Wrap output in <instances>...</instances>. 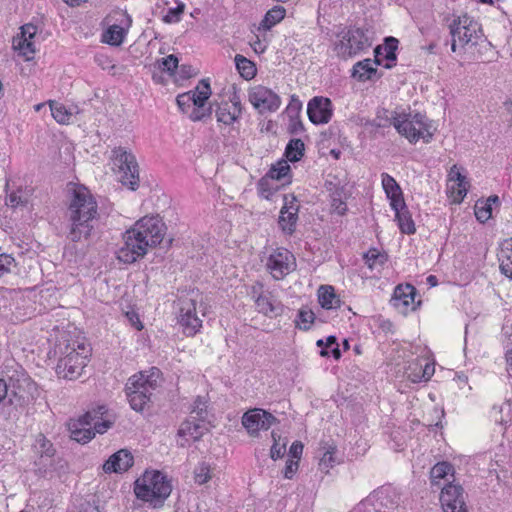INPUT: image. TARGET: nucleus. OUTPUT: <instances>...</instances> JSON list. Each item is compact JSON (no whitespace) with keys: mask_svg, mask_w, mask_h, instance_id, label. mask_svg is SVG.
I'll return each mask as SVG.
<instances>
[{"mask_svg":"<svg viewBox=\"0 0 512 512\" xmlns=\"http://www.w3.org/2000/svg\"><path fill=\"white\" fill-rule=\"evenodd\" d=\"M34 450L39 455L38 461L35 464L41 474H46L51 471L53 457L55 455V448L53 444L43 434H39L34 443Z\"/></svg>","mask_w":512,"mask_h":512,"instance_id":"17","label":"nucleus"},{"mask_svg":"<svg viewBox=\"0 0 512 512\" xmlns=\"http://www.w3.org/2000/svg\"><path fill=\"white\" fill-rule=\"evenodd\" d=\"M235 65L240 73V75L246 79L250 80L255 77L256 75V67L255 64L244 57L243 55L237 54L235 56Z\"/></svg>","mask_w":512,"mask_h":512,"instance_id":"36","label":"nucleus"},{"mask_svg":"<svg viewBox=\"0 0 512 512\" xmlns=\"http://www.w3.org/2000/svg\"><path fill=\"white\" fill-rule=\"evenodd\" d=\"M249 296L255 303L256 311L269 318L276 317L282 313V305L264 288L261 282H255L249 291Z\"/></svg>","mask_w":512,"mask_h":512,"instance_id":"9","label":"nucleus"},{"mask_svg":"<svg viewBox=\"0 0 512 512\" xmlns=\"http://www.w3.org/2000/svg\"><path fill=\"white\" fill-rule=\"evenodd\" d=\"M474 212L476 219L481 223H485L492 216V207L485 201L478 200L475 204Z\"/></svg>","mask_w":512,"mask_h":512,"instance_id":"45","label":"nucleus"},{"mask_svg":"<svg viewBox=\"0 0 512 512\" xmlns=\"http://www.w3.org/2000/svg\"><path fill=\"white\" fill-rule=\"evenodd\" d=\"M193 96H194V94H191V93H188V92L180 94V95L177 96V98H176L177 105L181 109L182 112L188 113L189 109H192V107H193V104H192Z\"/></svg>","mask_w":512,"mask_h":512,"instance_id":"51","label":"nucleus"},{"mask_svg":"<svg viewBox=\"0 0 512 512\" xmlns=\"http://www.w3.org/2000/svg\"><path fill=\"white\" fill-rule=\"evenodd\" d=\"M381 180L383 189L390 200L391 207H397L403 204V193L396 180L388 173H382Z\"/></svg>","mask_w":512,"mask_h":512,"instance_id":"26","label":"nucleus"},{"mask_svg":"<svg viewBox=\"0 0 512 512\" xmlns=\"http://www.w3.org/2000/svg\"><path fill=\"white\" fill-rule=\"evenodd\" d=\"M196 300L184 298L180 300L178 323L187 336L195 335L202 326V320L197 316Z\"/></svg>","mask_w":512,"mask_h":512,"instance_id":"12","label":"nucleus"},{"mask_svg":"<svg viewBox=\"0 0 512 512\" xmlns=\"http://www.w3.org/2000/svg\"><path fill=\"white\" fill-rule=\"evenodd\" d=\"M67 238L72 242L88 239L98 220V204L91 192L83 186L76 187L70 197L66 212Z\"/></svg>","mask_w":512,"mask_h":512,"instance_id":"2","label":"nucleus"},{"mask_svg":"<svg viewBox=\"0 0 512 512\" xmlns=\"http://www.w3.org/2000/svg\"><path fill=\"white\" fill-rule=\"evenodd\" d=\"M37 33V27L33 24H26L21 27V35L13 40V47L26 60H31L36 52L33 38Z\"/></svg>","mask_w":512,"mask_h":512,"instance_id":"20","label":"nucleus"},{"mask_svg":"<svg viewBox=\"0 0 512 512\" xmlns=\"http://www.w3.org/2000/svg\"><path fill=\"white\" fill-rule=\"evenodd\" d=\"M266 266L275 280H281L296 268V259L288 250L277 249L269 256Z\"/></svg>","mask_w":512,"mask_h":512,"instance_id":"10","label":"nucleus"},{"mask_svg":"<svg viewBox=\"0 0 512 512\" xmlns=\"http://www.w3.org/2000/svg\"><path fill=\"white\" fill-rule=\"evenodd\" d=\"M107 412L105 406H98L96 409L88 411L87 413H92L93 416L91 419H87L89 422L91 421V428L94 433L104 434L110 429L113 425V422L105 419L104 414Z\"/></svg>","mask_w":512,"mask_h":512,"instance_id":"28","label":"nucleus"},{"mask_svg":"<svg viewBox=\"0 0 512 512\" xmlns=\"http://www.w3.org/2000/svg\"><path fill=\"white\" fill-rule=\"evenodd\" d=\"M326 189L331 193L338 187H345V184H342L339 179L333 177V179H327L325 182Z\"/></svg>","mask_w":512,"mask_h":512,"instance_id":"64","label":"nucleus"},{"mask_svg":"<svg viewBox=\"0 0 512 512\" xmlns=\"http://www.w3.org/2000/svg\"><path fill=\"white\" fill-rule=\"evenodd\" d=\"M299 463L297 460L289 459L286 462L284 469V478L292 479L294 474L297 472Z\"/></svg>","mask_w":512,"mask_h":512,"instance_id":"58","label":"nucleus"},{"mask_svg":"<svg viewBox=\"0 0 512 512\" xmlns=\"http://www.w3.org/2000/svg\"><path fill=\"white\" fill-rule=\"evenodd\" d=\"M469 182L457 165H453L448 173V191L455 203H460L467 194Z\"/></svg>","mask_w":512,"mask_h":512,"instance_id":"21","label":"nucleus"},{"mask_svg":"<svg viewBox=\"0 0 512 512\" xmlns=\"http://www.w3.org/2000/svg\"><path fill=\"white\" fill-rule=\"evenodd\" d=\"M215 116L217 122L224 125H231L240 118V115L233 110V106H230L228 102H222L217 105Z\"/></svg>","mask_w":512,"mask_h":512,"instance_id":"32","label":"nucleus"},{"mask_svg":"<svg viewBox=\"0 0 512 512\" xmlns=\"http://www.w3.org/2000/svg\"><path fill=\"white\" fill-rule=\"evenodd\" d=\"M478 53H479L478 58L481 59L483 62L494 61L495 56L497 54V52H494L493 50H492V52H490V50L482 48L481 46H479Z\"/></svg>","mask_w":512,"mask_h":512,"instance_id":"61","label":"nucleus"},{"mask_svg":"<svg viewBox=\"0 0 512 512\" xmlns=\"http://www.w3.org/2000/svg\"><path fill=\"white\" fill-rule=\"evenodd\" d=\"M230 106H233V110L241 116L242 114V104L240 97L237 95L236 92L233 93V95L230 97V102H228Z\"/></svg>","mask_w":512,"mask_h":512,"instance_id":"62","label":"nucleus"},{"mask_svg":"<svg viewBox=\"0 0 512 512\" xmlns=\"http://www.w3.org/2000/svg\"><path fill=\"white\" fill-rule=\"evenodd\" d=\"M284 205L281 208L278 225L280 229L287 235H292L295 232L296 224L298 221L299 208L295 204L296 198L291 196H284Z\"/></svg>","mask_w":512,"mask_h":512,"instance_id":"19","label":"nucleus"},{"mask_svg":"<svg viewBox=\"0 0 512 512\" xmlns=\"http://www.w3.org/2000/svg\"><path fill=\"white\" fill-rule=\"evenodd\" d=\"M303 444L300 441H295L292 443L289 449V454L292 458L297 459V461L301 458L303 452Z\"/></svg>","mask_w":512,"mask_h":512,"instance_id":"60","label":"nucleus"},{"mask_svg":"<svg viewBox=\"0 0 512 512\" xmlns=\"http://www.w3.org/2000/svg\"><path fill=\"white\" fill-rule=\"evenodd\" d=\"M307 114L313 124H326L333 115L332 102L327 97L315 96L307 105Z\"/></svg>","mask_w":512,"mask_h":512,"instance_id":"15","label":"nucleus"},{"mask_svg":"<svg viewBox=\"0 0 512 512\" xmlns=\"http://www.w3.org/2000/svg\"><path fill=\"white\" fill-rule=\"evenodd\" d=\"M391 208L395 212V218L398 221L400 230L406 234H414L416 231L415 224L405 204V201H403V204Z\"/></svg>","mask_w":512,"mask_h":512,"instance_id":"27","label":"nucleus"},{"mask_svg":"<svg viewBox=\"0 0 512 512\" xmlns=\"http://www.w3.org/2000/svg\"><path fill=\"white\" fill-rule=\"evenodd\" d=\"M194 473H195V481H196V483H198L200 485L207 483L209 481V479L211 478L209 467L205 464L199 465L195 469Z\"/></svg>","mask_w":512,"mask_h":512,"instance_id":"54","label":"nucleus"},{"mask_svg":"<svg viewBox=\"0 0 512 512\" xmlns=\"http://www.w3.org/2000/svg\"><path fill=\"white\" fill-rule=\"evenodd\" d=\"M15 265V259L11 255L2 253L0 256V278L10 273L11 267Z\"/></svg>","mask_w":512,"mask_h":512,"instance_id":"53","label":"nucleus"},{"mask_svg":"<svg viewBox=\"0 0 512 512\" xmlns=\"http://www.w3.org/2000/svg\"><path fill=\"white\" fill-rule=\"evenodd\" d=\"M276 418L262 409H253L244 413L242 424L251 436L258 435L260 430H268Z\"/></svg>","mask_w":512,"mask_h":512,"instance_id":"14","label":"nucleus"},{"mask_svg":"<svg viewBox=\"0 0 512 512\" xmlns=\"http://www.w3.org/2000/svg\"><path fill=\"white\" fill-rule=\"evenodd\" d=\"M305 145L301 139H291L286 148L285 156L291 162L299 161L304 155Z\"/></svg>","mask_w":512,"mask_h":512,"instance_id":"37","label":"nucleus"},{"mask_svg":"<svg viewBox=\"0 0 512 512\" xmlns=\"http://www.w3.org/2000/svg\"><path fill=\"white\" fill-rule=\"evenodd\" d=\"M25 201L18 195L17 192L10 193L6 198V204L12 208H16L19 205H23Z\"/></svg>","mask_w":512,"mask_h":512,"instance_id":"59","label":"nucleus"},{"mask_svg":"<svg viewBox=\"0 0 512 512\" xmlns=\"http://www.w3.org/2000/svg\"><path fill=\"white\" fill-rule=\"evenodd\" d=\"M315 320V314L314 312L307 308H301L298 311L297 319L295 320L296 327H298L301 330H309L311 325L314 323Z\"/></svg>","mask_w":512,"mask_h":512,"instance_id":"43","label":"nucleus"},{"mask_svg":"<svg viewBox=\"0 0 512 512\" xmlns=\"http://www.w3.org/2000/svg\"><path fill=\"white\" fill-rule=\"evenodd\" d=\"M49 106L51 109V114L53 118L59 123V124H69L72 120L73 113L70 109H67L65 105L56 102V101H49Z\"/></svg>","mask_w":512,"mask_h":512,"instance_id":"35","label":"nucleus"},{"mask_svg":"<svg viewBox=\"0 0 512 512\" xmlns=\"http://www.w3.org/2000/svg\"><path fill=\"white\" fill-rule=\"evenodd\" d=\"M189 419H197L200 422H207L208 411L207 402L200 396H198L192 406Z\"/></svg>","mask_w":512,"mask_h":512,"instance_id":"42","label":"nucleus"},{"mask_svg":"<svg viewBox=\"0 0 512 512\" xmlns=\"http://www.w3.org/2000/svg\"><path fill=\"white\" fill-rule=\"evenodd\" d=\"M272 438H273V445L270 449V457L273 460H277L279 458H282L286 452V442L283 444L279 443L280 436L277 435L274 431L272 432Z\"/></svg>","mask_w":512,"mask_h":512,"instance_id":"49","label":"nucleus"},{"mask_svg":"<svg viewBox=\"0 0 512 512\" xmlns=\"http://www.w3.org/2000/svg\"><path fill=\"white\" fill-rule=\"evenodd\" d=\"M316 344L321 348L320 355L322 357H328L331 355L336 360L341 357V351L335 336H329L326 341L319 339Z\"/></svg>","mask_w":512,"mask_h":512,"instance_id":"33","label":"nucleus"},{"mask_svg":"<svg viewBox=\"0 0 512 512\" xmlns=\"http://www.w3.org/2000/svg\"><path fill=\"white\" fill-rule=\"evenodd\" d=\"M450 472H453V466L448 462H439L435 464L430 471V479L433 485L445 478Z\"/></svg>","mask_w":512,"mask_h":512,"instance_id":"41","label":"nucleus"},{"mask_svg":"<svg viewBox=\"0 0 512 512\" xmlns=\"http://www.w3.org/2000/svg\"><path fill=\"white\" fill-rule=\"evenodd\" d=\"M365 263L368 265L369 268L373 269L377 265L382 266L386 260L387 257L384 254H381L376 249H370L365 255H364Z\"/></svg>","mask_w":512,"mask_h":512,"instance_id":"46","label":"nucleus"},{"mask_svg":"<svg viewBox=\"0 0 512 512\" xmlns=\"http://www.w3.org/2000/svg\"><path fill=\"white\" fill-rule=\"evenodd\" d=\"M416 296V289L414 286L410 284L406 285H398L393 294V302L394 306L398 307L400 305L409 306L414 303V298Z\"/></svg>","mask_w":512,"mask_h":512,"instance_id":"30","label":"nucleus"},{"mask_svg":"<svg viewBox=\"0 0 512 512\" xmlns=\"http://www.w3.org/2000/svg\"><path fill=\"white\" fill-rule=\"evenodd\" d=\"M184 12V5H178L175 8H170L167 14L163 17L166 23H176L180 21L181 15Z\"/></svg>","mask_w":512,"mask_h":512,"instance_id":"55","label":"nucleus"},{"mask_svg":"<svg viewBox=\"0 0 512 512\" xmlns=\"http://www.w3.org/2000/svg\"><path fill=\"white\" fill-rule=\"evenodd\" d=\"M212 113V105L209 107H205V104H193V107L189 113V118L196 122L204 120L206 117H209Z\"/></svg>","mask_w":512,"mask_h":512,"instance_id":"47","label":"nucleus"},{"mask_svg":"<svg viewBox=\"0 0 512 512\" xmlns=\"http://www.w3.org/2000/svg\"><path fill=\"white\" fill-rule=\"evenodd\" d=\"M301 107H302V103L293 95L291 97L290 103L287 107V111L289 114L295 112L296 116H298V114L301 110Z\"/></svg>","mask_w":512,"mask_h":512,"instance_id":"63","label":"nucleus"},{"mask_svg":"<svg viewBox=\"0 0 512 512\" xmlns=\"http://www.w3.org/2000/svg\"><path fill=\"white\" fill-rule=\"evenodd\" d=\"M339 36L341 40L335 44V51L342 59L352 58L371 45L361 28L350 27L342 30Z\"/></svg>","mask_w":512,"mask_h":512,"instance_id":"8","label":"nucleus"},{"mask_svg":"<svg viewBox=\"0 0 512 512\" xmlns=\"http://www.w3.org/2000/svg\"><path fill=\"white\" fill-rule=\"evenodd\" d=\"M440 502L443 512H468L464 490L460 485L449 483L443 487L440 494Z\"/></svg>","mask_w":512,"mask_h":512,"instance_id":"13","label":"nucleus"},{"mask_svg":"<svg viewBox=\"0 0 512 512\" xmlns=\"http://www.w3.org/2000/svg\"><path fill=\"white\" fill-rule=\"evenodd\" d=\"M288 131L290 134H299L304 131V125L298 116L290 115Z\"/></svg>","mask_w":512,"mask_h":512,"instance_id":"57","label":"nucleus"},{"mask_svg":"<svg viewBox=\"0 0 512 512\" xmlns=\"http://www.w3.org/2000/svg\"><path fill=\"white\" fill-rule=\"evenodd\" d=\"M286 10L282 6H274L268 10L260 23V28L270 30L274 25L279 23L285 17Z\"/></svg>","mask_w":512,"mask_h":512,"instance_id":"34","label":"nucleus"},{"mask_svg":"<svg viewBox=\"0 0 512 512\" xmlns=\"http://www.w3.org/2000/svg\"><path fill=\"white\" fill-rule=\"evenodd\" d=\"M452 37L451 49L456 52L457 46H481L492 52V44L485 37L481 24L467 14L455 16L449 24Z\"/></svg>","mask_w":512,"mask_h":512,"instance_id":"5","label":"nucleus"},{"mask_svg":"<svg viewBox=\"0 0 512 512\" xmlns=\"http://www.w3.org/2000/svg\"><path fill=\"white\" fill-rule=\"evenodd\" d=\"M410 113L402 112L393 115V126L396 131L405 137L410 143H416L419 139V128L409 118Z\"/></svg>","mask_w":512,"mask_h":512,"instance_id":"24","label":"nucleus"},{"mask_svg":"<svg viewBox=\"0 0 512 512\" xmlns=\"http://www.w3.org/2000/svg\"><path fill=\"white\" fill-rule=\"evenodd\" d=\"M194 94L192 104H205L211 95L210 83L207 79H202L194 90L188 91Z\"/></svg>","mask_w":512,"mask_h":512,"instance_id":"39","label":"nucleus"},{"mask_svg":"<svg viewBox=\"0 0 512 512\" xmlns=\"http://www.w3.org/2000/svg\"><path fill=\"white\" fill-rule=\"evenodd\" d=\"M331 196V206L335 212L339 215H344L347 211V204L345 202L346 199V190L345 187L335 188L333 192L330 193Z\"/></svg>","mask_w":512,"mask_h":512,"instance_id":"40","label":"nucleus"},{"mask_svg":"<svg viewBox=\"0 0 512 512\" xmlns=\"http://www.w3.org/2000/svg\"><path fill=\"white\" fill-rule=\"evenodd\" d=\"M374 61L371 59H364L357 62L352 69V77L357 78L359 81L372 80L377 75V68L373 66Z\"/></svg>","mask_w":512,"mask_h":512,"instance_id":"31","label":"nucleus"},{"mask_svg":"<svg viewBox=\"0 0 512 512\" xmlns=\"http://www.w3.org/2000/svg\"><path fill=\"white\" fill-rule=\"evenodd\" d=\"M166 226L159 217L145 216L123 235L124 245L118 250L117 258L124 263H134L146 255L149 247L160 244Z\"/></svg>","mask_w":512,"mask_h":512,"instance_id":"1","label":"nucleus"},{"mask_svg":"<svg viewBox=\"0 0 512 512\" xmlns=\"http://www.w3.org/2000/svg\"><path fill=\"white\" fill-rule=\"evenodd\" d=\"M172 491L171 481L160 471H145L134 483L138 499L149 502L154 508L161 507Z\"/></svg>","mask_w":512,"mask_h":512,"instance_id":"6","label":"nucleus"},{"mask_svg":"<svg viewBox=\"0 0 512 512\" xmlns=\"http://www.w3.org/2000/svg\"><path fill=\"white\" fill-rule=\"evenodd\" d=\"M397 113L396 111L392 112L389 115V111L387 109H382L377 112V116L374 120V125L378 128H386L390 125H393V115Z\"/></svg>","mask_w":512,"mask_h":512,"instance_id":"48","label":"nucleus"},{"mask_svg":"<svg viewBox=\"0 0 512 512\" xmlns=\"http://www.w3.org/2000/svg\"><path fill=\"white\" fill-rule=\"evenodd\" d=\"M209 431L207 426V422H200L197 419H186L180 425L178 430V436L181 440L178 442L180 447H185L187 444V439L185 437L189 436L194 441L199 440L204 434Z\"/></svg>","mask_w":512,"mask_h":512,"instance_id":"23","label":"nucleus"},{"mask_svg":"<svg viewBox=\"0 0 512 512\" xmlns=\"http://www.w3.org/2000/svg\"><path fill=\"white\" fill-rule=\"evenodd\" d=\"M158 64L159 68L162 71H166L172 74L178 67V58L175 55L171 54L158 61Z\"/></svg>","mask_w":512,"mask_h":512,"instance_id":"50","label":"nucleus"},{"mask_svg":"<svg viewBox=\"0 0 512 512\" xmlns=\"http://www.w3.org/2000/svg\"><path fill=\"white\" fill-rule=\"evenodd\" d=\"M92 416V413H85L77 420H72L68 424L71 439L82 444L88 443L91 439H93L95 433L91 428V421L89 422L87 420L91 419Z\"/></svg>","mask_w":512,"mask_h":512,"instance_id":"22","label":"nucleus"},{"mask_svg":"<svg viewBox=\"0 0 512 512\" xmlns=\"http://www.w3.org/2000/svg\"><path fill=\"white\" fill-rule=\"evenodd\" d=\"M34 391H36L35 383L29 377L23 376L22 379L13 382L9 401L16 407H24L33 401Z\"/></svg>","mask_w":512,"mask_h":512,"instance_id":"16","label":"nucleus"},{"mask_svg":"<svg viewBox=\"0 0 512 512\" xmlns=\"http://www.w3.org/2000/svg\"><path fill=\"white\" fill-rule=\"evenodd\" d=\"M500 270L508 278L512 279V253L509 255H502L500 259Z\"/></svg>","mask_w":512,"mask_h":512,"instance_id":"56","label":"nucleus"},{"mask_svg":"<svg viewBox=\"0 0 512 512\" xmlns=\"http://www.w3.org/2000/svg\"><path fill=\"white\" fill-rule=\"evenodd\" d=\"M114 166L117 167L122 185L135 191L139 187V165L135 155L124 147H115L112 150Z\"/></svg>","mask_w":512,"mask_h":512,"instance_id":"7","label":"nucleus"},{"mask_svg":"<svg viewBox=\"0 0 512 512\" xmlns=\"http://www.w3.org/2000/svg\"><path fill=\"white\" fill-rule=\"evenodd\" d=\"M132 465V454L128 450L121 449L109 457L103 465V470L106 473H121L127 471Z\"/></svg>","mask_w":512,"mask_h":512,"instance_id":"25","label":"nucleus"},{"mask_svg":"<svg viewBox=\"0 0 512 512\" xmlns=\"http://www.w3.org/2000/svg\"><path fill=\"white\" fill-rule=\"evenodd\" d=\"M160 374L158 368L152 367L149 371L139 372L128 379L125 393L133 410L142 412L151 402L153 392L160 385Z\"/></svg>","mask_w":512,"mask_h":512,"instance_id":"4","label":"nucleus"},{"mask_svg":"<svg viewBox=\"0 0 512 512\" xmlns=\"http://www.w3.org/2000/svg\"><path fill=\"white\" fill-rule=\"evenodd\" d=\"M399 41L392 37H386L384 45H378L374 49V64L383 65L386 69H391L396 65Z\"/></svg>","mask_w":512,"mask_h":512,"instance_id":"18","label":"nucleus"},{"mask_svg":"<svg viewBox=\"0 0 512 512\" xmlns=\"http://www.w3.org/2000/svg\"><path fill=\"white\" fill-rule=\"evenodd\" d=\"M422 371V364L420 363H414L409 365L406 374L407 378L410 379L413 383H418L423 381V374H421Z\"/></svg>","mask_w":512,"mask_h":512,"instance_id":"52","label":"nucleus"},{"mask_svg":"<svg viewBox=\"0 0 512 512\" xmlns=\"http://www.w3.org/2000/svg\"><path fill=\"white\" fill-rule=\"evenodd\" d=\"M318 302L322 308L330 310L337 309L341 305V300L335 293V289L330 285H321L318 289Z\"/></svg>","mask_w":512,"mask_h":512,"instance_id":"29","label":"nucleus"},{"mask_svg":"<svg viewBox=\"0 0 512 512\" xmlns=\"http://www.w3.org/2000/svg\"><path fill=\"white\" fill-rule=\"evenodd\" d=\"M290 171H291V168H290L289 164L287 163V161H280L276 165H273L270 168L267 175L271 179L280 181V180H283L284 178H286L289 175Z\"/></svg>","mask_w":512,"mask_h":512,"instance_id":"44","label":"nucleus"},{"mask_svg":"<svg viewBox=\"0 0 512 512\" xmlns=\"http://www.w3.org/2000/svg\"><path fill=\"white\" fill-rule=\"evenodd\" d=\"M125 37V29L119 25L113 24L103 33V42L119 46Z\"/></svg>","mask_w":512,"mask_h":512,"instance_id":"38","label":"nucleus"},{"mask_svg":"<svg viewBox=\"0 0 512 512\" xmlns=\"http://www.w3.org/2000/svg\"><path fill=\"white\" fill-rule=\"evenodd\" d=\"M90 352L91 349L84 342L77 340L60 342L55 349V354L59 355L56 365L58 377L67 380L77 379L86 366Z\"/></svg>","mask_w":512,"mask_h":512,"instance_id":"3","label":"nucleus"},{"mask_svg":"<svg viewBox=\"0 0 512 512\" xmlns=\"http://www.w3.org/2000/svg\"><path fill=\"white\" fill-rule=\"evenodd\" d=\"M249 102L259 113L275 112L281 105L280 97L271 89L258 85L250 89L248 94Z\"/></svg>","mask_w":512,"mask_h":512,"instance_id":"11","label":"nucleus"}]
</instances>
